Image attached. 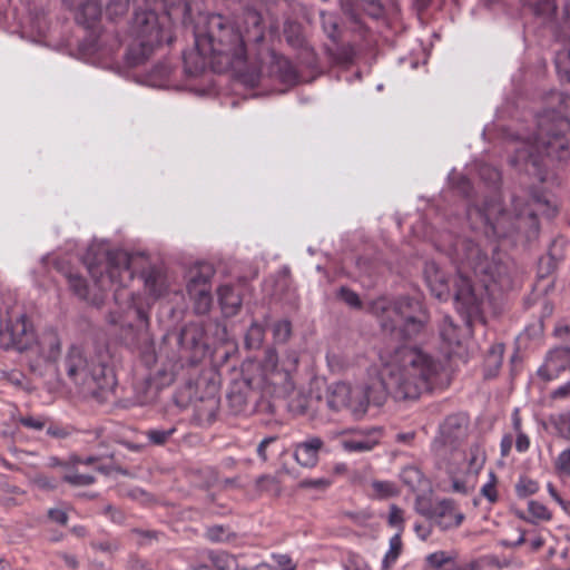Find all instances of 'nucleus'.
<instances>
[{
    "label": "nucleus",
    "mask_w": 570,
    "mask_h": 570,
    "mask_svg": "<svg viewBox=\"0 0 570 570\" xmlns=\"http://www.w3.org/2000/svg\"><path fill=\"white\" fill-rule=\"evenodd\" d=\"M423 273L431 293L439 299H446L450 296L446 273L435 262H426Z\"/></svg>",
    "instance_id": "nucleus-18"
},
{
    "label": "nucleus",
    "mask_w": 570,
    "mask_h": 570,
    "mask_svg": "<svg viewBox=\"0 0 570 570\" xmlns=\"http://www.w3.org/2000/svg\"><path fill=\"white\" fill-rule=\"evenodd\" d=\"M167 13L180 18L184 23L193 22L203 10V0H166Z\"/></svg>",
    "instance_id": "nucleus-20"
},
{
    "label": "nucleus",
    "mask_w": 570,
    "mask_h": 570,
    "mask_svg": "<svg viewBox=\"0 0 570 570\" xmlns=\"http://www.w3.org/2000/svg\"><path fill=\"white\" fill-rule=\"evenodd\" d=\"M256 487L259 491L278 494L281 492V485L276 476L274 475H262L256 480Z\"/></svg>",
    "instance_id": "nucleus-43"
},
{
    "label": "nucleus",
    "mask_w": 570,
    "mask_h": 570,
    "mask_svg": "<svg viewBox=\"0 0 570 570\" xmlns=\"http://www.w3.org/2000/svg\"><path fill=\"white\" fill-rule=\"evenodd\" d=\"M273 335L276 342L286 343L292 335V323L288 320L277 321L273 325Z\"/></svg>",
    "instance_id": "nucleus-44"
},
{
    "label": "nucleus",
    "mask_w": 570,
    "mask_h": 570,
    "mask_svg": "<svg viewBox=\"0 0 570 570\" xmlns=\"http://www.w3.org/2000/svg\"><path fill=\"white\" fill-rule=\"evenodd\" d=\"M455 261L459 264L458 276L454 282V299L456 308L468 316L480 317L482 312V297L475 292L470 272L484 288L495 285L500 291H509L513 286L512 268L508 263L489 261L478 244L471 239H458L454 244Z\"/></svg>",
    "instance_id": "nucleus-5"
},
{
    "label": "nucleus",
    "mask_w": 570,
    "mask_h": 570,
    "mask_svg": "<svg viewBox=\"0 0 570 570\" xmlns=\"http://www.w3.org/2000/svg\"><path fill=\"white\" fill-rule=\"evenodd\" d=\"M38 358L29 362L30 371L38 375L45 376L48 370H55V362L61 353V340L55 330H46L37 340Z\"/></svg>",
    "instance_id": "nucleus-11"
},
{
    "label": "nucleus",
    "mask_w": 570,
    "mask_h": 570,
    "mask_svg": "<svg viewBox=\"0 0 570 570\" xmlns=\"http://www.w3.org/2000/svg\"><path fill=\"white\" fill-rule=\"evenodd\" d=\"M19 423L27 429L40 431L47 426V419L43 416H21Z\"/></svg>",
    "instance_id": "nucleus-54"
},
{
    "label": "nucleus",
    "mask_w": 570,
    "mask_h": 570,
    "mask_svg": "<svg viewBox=\"0 0 570 570\" xmlns=\"http://www.w3.org/2000/svg\"><path fill=\"white\" fill-rule=\"evenodd\" d=\"M83 263L99 287L104 288L109 282L114 289V298L119 307L126 309V318L110 313V324L120 326V338L126 346L146 354L153 358L150 340V313L155 301L168 291L165 273L155 266L141 272L145 288L149 296L127 291L126 281H131L130 256L125 250H109L102 244H92L83 255Z\"/></svg>",
    "instance_id": "nucleus-1"
},
{
    "label": "nucleus",
    "mask_w": 570,
    "mask_h": 570,
    "mask_svg": "<svg viewBox=\"0 0 570 570\" xmlns=\"http://www.w3.org/2000/svg\"><path fill=\"white\" fill-rule=\"evenodd\" d=\"M205 537L212 542H230L236 538L235 533H227L223 525L208 527Z\"/></svg>",
    "instance_id": "nucleus-41"
},
{
    "label": "nucleus",
    "mask_w": 570,
    "mask_h": 570,
    "mask_svg": "<svg viewBox=\"0 0 570 570\" xmlns=\"http://www.w3.org/2000/svg\"><path fill=\"white\" fill-rule=\"evenodd\" d=\"M557 428L562 435L570 438V411L559 415Z\"/></svg>",
    "instance_id": "nucleus-59"
},
{
    "label": "nucleus",
    "mask_w": 570,
    "mask_h": 570,
    "mask_svg": "<svg viewBox=\"0 0 570 570\" xmlns=\"http://www.w3.org/2000/svg\"><path fill=\"white\" fill-rule=\"evenodd\" d=\"M322 28L327 37L336 42L338 40V21L335 14L321 11L320 13Z\"/></svg>",
    "instance_id": "nucleus-32"
},
{
    "label": "nucleus",
    "mask_w": 570,
    "mask_h": 570,
    "mask_svg": "<svg viewBox=\"0 0 570 570\" xmlns=\"http://www.w3.org/2000/svg\"><path fill=\"white\" fill-rule=\"evenodd\" d=\"M171 382V376L165 371H158L157 375L149 374L135 385L137 401L140 404L154 402L159 391Z\"/></svg>",
    "instance_id": "nucleus-16"
},
{
    "label": "nucleus",
    "mask_w": 570,
    "mask_h": 570,
    "mask_svg": "<svg viewBox=\"0 0 570 570\" xmlns=\"http://www.w3.org/2000/svg\"><path fill=\"white\" fill-rule=\"evenodd\" d=\"M386 521L391 528L397 530L396 533L402 534L405 528L404 510L396 504H391Z\"/></svg>",
    "instance_id": "nucleus-39"
},
{
    "label": "nucleus",
    "mask_w": 570,
    "mask_h": 570,
    "mask_svg": "<svg viewBox=\"0 0 570 570\" xmlns=\"http://www.w3.org/2000/svg\"><path fill=\"white\" fill-rule=\"evenodd\" d=\"M67 281L70 289L77 295L79 298L89 301V288L86 279L78 274H69L67 275Z\"/></svg>",
    "instance_id": "nucleus-33"
},
{
    "label": "nucleus",
    "mask_w": 570,
    "mask_h": 570,
    "mask_svg": "<svg viewBox=\"0 0 570 570\" xmlns=\"http://www.w3.org/2000/svg\"><path fill=\"white\" fill-rule=\"evenodd\" d=\"M414 509L428 522H431L441 531L456 529L465 519L456 502L448 498L432 500L431 498L419 495L415 499Z\"/></svg>",
    "instance_id": "nucleus-8"
},
{
    "label": "nucleus",
    "mask_w": 570,
    "mask_h": 570,
    "mask_svg": "<svg viewBox=\"0 0 570 570\" xmlns=\"http://www.w3.org/2000/svg\"><path fill=\"white\" fill-rule=\"evenodd\" d=\"M490 480L481 488V494L491 503H495L499 499L497 491L498 478L493 471L489 473Z\"/></svg>",
    "instance_id": "nucleus-46"
},
{
    "label": "nucleus",
    "mask_w": 570,
    "mask_h": 570,
    "mask_svg": "<svg viewBox=\"0 0 570 570\" xmlns=\"http://www.w3.org/2000/svg\"><path fill=\"white\" fill-rule=\"evenodd\" d=\"M479 175L481 179L494 190L499 188L501 183V173L497 168L490 165H482L480 166Z\"/></svg>",
    "instance_id": "nucleus-38"
},
{
    "label": "nucleus",
    "mask_w": 570,
    "mask_h": 570,
    "mask_svg": "<svg viewBox=\"0 0 570 570\" xmlns=\"http://www.w3.org/2000/svg\"><path fill=\"white\" fill-rule=\"evenodd\" d=\"M190 299L194 302V311L198 315H205L210 311L212 307V292H196V296H191Z\"/></svg>",
    "instance_id": "nucleus-37"
},
{
    "label": "nucleus",
    "mask_w": 570,
    "mask_h": 570,
    "mask_svg": "<svg viewBox=\"0 0 570 570\" xmlns=\"http://www.w3.org/2000/svg\"><path fill=\"white\" fill-rule=\"evenodd\" d=\"M207 558L216 570H229L236 563L235 557L225 551H208Z\"/></svg>",
    "instance_id": "nucleus-30"
},
{
    "label": "nucleus",
    "mask_w": 570,
    "mask_h": 570,
    "mask_svg": "<svg viewBox=\"0 0 570 570\" xmlns=\"http://www.w3.org/2000/svg\"><path fill=\"white\" fill-rule=\"evenodd\" d=\"M195 45L212 55V68L216 72L242 69L247 62V47L261 43L265 38L263 16L254 8H245L237 19L223 14H209L204 28L194 31Z\"/></svg>",
    "instance_id": "nucleus-3"
},
{
    "label": "nucleus",
    "mask_w": 570,
    "mask_h": 570,
    "mask_svg": "<svg viewBox=\"0 0 570 570\" xmlns=\"http://www.w3.org/2000/svg\"><path fill=\"white\" fill-rule=\"evenodd\" d=\"M176 432L175 428L170 429H148L144 432V435L151 445H165L168 440Z\"/></svg>",
    "instance_id": "nucleus-31"
},
{
    "label": "nucleus",
    "mask_w": 570,
    "mask_h": 570,
    "mask_svg": "<svg viewBox=\"0 0 570 570\" xmlns=\"http://www.w3.org/2000/svg\"><path fill=\"white\" fill-rule=\"evenodd\" d=\"M528 510L533 518L548 521L551 519V513L542 503L531 500L528 504Z\"/></svg>",
    "instance_id": "nucleus-53"
},
{
    "label": "nucleus",
    "mask_w": 570,
    "mask_h": 570,
    "mask_svg": "<svg viewBox=\"0 0 570 570\" xmlns=\"http://www.w3.org/2000/svg\"><path fill=\"white\" fill-rule=\"evenodd\" d=\"M460 313L464 315L466 328H460L449 316L443 318L440 326V336L442 341L448 345L449 350L461 345L462 338L465 336L466 332H469V327L471 326L472 322L478 318L472 317L469 322L466 314L463 312Z\"/></svg>",
    "instance_id": "nucleus-21"
},
{
    "label": "nucleus",
    "mask_w": 570,
    "mask_h": 570,
    "mask_svg": "<svg viewBox=\"0 0 570 570\" xmlns=\"http://www.w3.org/2000/svg\"><path fill=\"white\" fill-rule=\"evenodd\" d=\"M284 35L287 42L293 47H301L303 45V37L301 33V26L293 21H287L284 26Z\"/></svg>",
    "instance_id": "nucleus-42"
},
{
    "label": "nucleus",
    "mask_w": 570,
    "mask_h": 570,
    "mask_svg": "<svg viewBox=\"0 0 570 570\" xmlns=\"http://www.w3.org/2000/svg\"><path fill=\"white\" fill-rule=\"evenodd\" d=\"M325 448V442L320 436H307L295 444L294 459L304 468H314L320 460V452Z\"/></svg>",
    "instance_id": "nucleus-17"
},
{
    "label": "nucleus",
    "mask_w": 570,
    "mask_h": 570,
    "mask_svg": "<svg viewBox=\"0 0 570 570\" xmlns=\"http://www.w3.org/2000/svg\"><path fill=\"white\" fill-rule=\"evenodd\" d=\"M264 364L273 371H277L278 368L281 370L279 358L275 350L269 348L266 351Z\"/></svg>",
    "instance_id": "nucleus-60"
},
{
    "label": "nucleus",
    "mask_w": 570,
    "mask_h": 570,
    "mask_svg": "<svg viewBox=\"0 0 570 570\" xmlns=\"http://www.w3.org/2000/svg\"><path fill=\"white\" fill-rule=\"evenodd\" d=\"M47 428V434L55 439H66L71 435L72 429L70 426H63L58 424H49Z\"/></svg>",
    "instance_id": "nucleus-56"
},
{
    "label": "nucleus",
    "mask_w": 570,
    "mask_h": 570,
    "mask_svg": "<svg viewBox=\"0 0 570 570\" xmlns=\"http://www.w3.org/2000/svg\"><path fill=\"white\" fill-rule=\"evenodd\" d=\"M264 341V327L253 323L245 336V344L248 348H258Z\"/></svg>",
    "instance_id": "nucleus-40"
},
{
    "label": "nucleus",
    "mask_w": 570,
    "mask_h": 570,
    "mask_svg": "<svg viewBox=\"0 0 570 570\" xmlns=\"http://www.w3.org/2000/svg\"><path fill=\"white\" fill-rule=\"evenodd\" d=\"M204 336L205 332L202 325L193 322L184 325L177 334L180 357L191 364L197 363L205 353Z\"/></svg>",
    "instance_id": "nucleus-12"
},
{
    "label": "nucleus",
    "mask_w": 570,
    "mask_h": 570,
    "mask_svg": "<svg viewBox=\"0 0 570 570\" xmlns=\"http://www.w3.org/2000/svg\"><path fill=\"white\" fill-rule=\"evenodd\" d=\"M515 493L520 499L528 498L539 490V483L525 475H521L515 483Z\"/></svg>",
    "instance_id": "nucleus-34"
},
{
    "label": "nucleus",
    "mask_w": 570,
    "mask_h": 570,
    "mask_svg": "<svg viewBox=\"0 0 570 570\" xmlns=\"http://www.w3.org/2000/svg\"><path fill=\"white\" fill-rule=\"evenodd\" d=\"M331 484L328 479H304L299 482V487L304 489H318L324 490Z\"/></svg>",
    "instance_id": "nucleus-57"
},
{
    "label": "nucleus",
    "mask_w": 570,
    "mask_h": 570,
    "mask_svg": "<svg viewBox=\"0 0 570 570\" xmlns=\"http://www.w3.org/2000/svg\"><path fill=\"white\" fill-rule=\"evenodd\" d=\"M402 534L400 533H395L391 539H390V549L389 551L386 552L385 557H384V560H383V566L384 568H389L392 563H394L399 556L401 554V551H402Z\"/></svg>",
    "instance_id": "nucleus-36"
},
{
    "label": "nucleus",
    "mask_w": 570,
    "mask_h": 570,
    "mask_svg": "<svg viewBox=\"0 0 570 570\" xmlns=\"http://www.w3.org/2000/svg\"><path fill=\"white\" fill-rule=\"evenodd\" d=\"M101 16V6L97 0H87L81 4L77 14V21L86 28L94 27Z\"/></svg>",
    "instance_id": "nucleus-26"
},
{
    "label": "nucleus",
    "mask_w": 570,
    "mask_h": 570,
    "mask_svg": "<svg viewBox=\"0 0 570 570\" xmlns=\"http://www.w3.org/2000/svg\"><path fill=\"white\" fill-rule=\"evenodd\" d=\"M487 460L485 450L480 443H473L469 448L468 469L469 472L478 474Z\"/></svg>",
    "instance_id": "nucleus-29"
},
{
    "label": "nucleus",
    "mask_w": 570,
    "mask_h": 570,
    "mask_svg": "<svg viewBox=\"0 0 570 570\" xmlns=\"http://www.w3.org/2000/svg\"><path fill=\"white\" fill-rule=\"evenodd\" d=\"M217 294L222 312L226 317H233L238 314L243 298L233 286L223 285L218 288Z\"/></svg>",
    "instance_id": "nucleus-22"
},
{
    "label": "nucleus",
    "mask_w": 570,
    "mask_h": 570,
    "mask_svg": "<svg viewBox=\"0 0 570 570\" xmlns=\"http://www.w3.org/2000/svg\"><path fill=\"white\" fill-rule=\"evenodd\" d=\"M357 9L363 10L367 16L379 19L384 14V8L380 0H343V12L354 22H358Z\"/></svg>",
    "instance_id": "nucleus-19"
},
{
    "label": "nucleus",
    "mask_w": 570,
    "mask_h": 570,
    "mask_svg": "<svg viewBox=\"0 0 570 570\" xmlns=\"http://www.w3.org/2000/svg\"><path fill=\"white\" fill-rule=\"evenodd\" d=\"M469 419L464 414H451L446 416L440 426V436L434 441V448L439 454L446 446L455 449L466 435Z\"/></svg>",
    "instance_id": "nucleus-13"
},
{
    "label": "nucleus",
    "mask_w": 570,
    "mask_h": 570,
    "mask_svg": "<svg viewBox=\"0 0 570 570\" xmlns=\"http://www.w3.org/2000/svg\"><path fill=\"white\" fill-rule=\"evenodd\" d=\"M2 377L8 383H10L11 385H13L18 389H22V390L28 389L29 382H28L26 375L19 370H11L9 372H4Z\"/></svg>",
    "instance_id": "nucleus-48"
},
{
    "label": "nucleus",
    "mask_w": 570,
    "mask_h": 570,
    "mask_svg": "<svg viewBox=\"0 0 570 570\" xmlns=\"http://www.w3.org/2000/svg\"><path fill=\"white\" fill-rule=\"evenodd\" d=\"M62 480L73 487H86L96 482V478L91 474H80L78 472L66 473Z\"/></svg>",
    "instance_id": "nucleus-45"
},
{
    "label": "nucleus",
    "mask_w": 570,
    "mask_h": 570,
    "mask_svg": "<svg viewBox=\"0 0 570 570\" xmlns=\"http://www.w3.org/2000/svg\"><path fill=\"white\" fill-rule=\"evenodd\" d=\"M131 533L138 537L139 544H147L153 540H158L160 532L155 530H144L139 528H135L131 530Z\"/></svg>",
    "instance_id": "nucleus-55"
},
{
    "label": "nucleus",
    "mask_w": 570,
    "mask_h": 570,
    "mask_svg": "<svg viewBox=\"0 0 570 570\" xmlns=\"http://www.w3.org/2000/svg\"><path fill=\"white\" fill-rule=\"evenodd\" d=\"M98 461H99V458L95 456V455L81 458L77 454H72V455H70L68 463L65 465L66 466L69 464L70 465H76V464L94 465V464L98 463Z\"/></svg>",
    "instance_id": "nucleus-61"
},
{
    "label": "nucleus",
    "mask_w": 570,
    "mask_h": 570,
    "mask_svg": "<svg viewBox=\"0 0 570 570\" xmlns=\"http://www.w3.org/2000/svg\"><path fill=\"white\" fill-rule=\"evenodd\" d=\"M128 570H153L149 564L139 559L137 556H131L127 563Z\"/></svg>",
    "instance_id": "nucleus-63"
},
{
    "label": "nucleus",
    "mask_w": 570,
    "mask_h": 570,
    "mask_svg": "<svg viewBox=\"0 0 570 570\" xmlns=\"http://www.w3.org/2000/svg\"><path fill=\"white\" fill-rule=\"evenodd\" d=\"M35 342L32 325L24 314L6 318L0 308V348L16 350L19 352L28 350Z\"/></svg>",
    "instance_id": "nucleus-9"
},
{
    "label": "nucleus",
    "mask_w": 570,
    "mask_h": 570,
    "mask_svg": "<svg viewBox=\"0 0 570 570\" xmlns=\"http://www.w3.org/2000/svg\"><path fill=\"white\" fill-rule=\"evenodd\" d=\"M554 468L559 474L570 476V448L558 455Z\"/></svg>",
    "instance_id": "nucleus-51"
},
{
    "label": "nucleus",
    "mask_w": 570,
    "mask_h": 570,
    "mask_svg": "<svg viewBox=\"0 0 570 570\" xmlns=\"http://www.w3.org/2000/svg\"><path fill=\"white\" fill-rule=\"evenodd\" d=\"M450 561V558L444 551L431 553L426 557V562L433 568H441L443 564Z\"/></svg>",
    "instance_id": "nucleus-58"
},
{
    "label": "nucleus",
    "mask_w": 570,
    "mask_h": 570,
    "mask_svg": "<svg viewBox=\"0 0 570 570\" xmlns=\"http://www.w3.org/2000/svg\"><path fill=\"white\" fill-rule=\"evenodd\" d=\"M553 99L559 102L558 110H544L538 116L534 140L522 139L513 148L510 164L544 179L543 158L564 160L570 156V96L554 92Z\"/></svg>",
    "instance_id": "nucleus-4"
},
{
    "label": "nucleus",
    "mask_w": 570,
    "mask_h": 570,
    "mask_svg": "<svg viewBox=\"0 0 570 570\" xmlns=\"http://www.w3.org/2000/svg\"><path fill=\"white\" fill-rule=\"evenodd\" d=\"M90 546L95 550H99L101 552H108V553L117 551L119 548V546L116 542H111V541H92L90 543Z\"/></svg>",
    "instance_id": "nucleus-62"
},
{
    "label": "nucleus",
    "mask_w": 570,
    "mask_h": 570,
    "mask_svg": "<svg viewBox=\"0 0 570 570\" xmlns=\"http://www.w3.org/2000/svg\"><path fill=\"white\" fill-rule=\"evenodd\" d=\"M249 389L234 385L227 393V402L234 414H245L252 410L248 399Z\"/></svg>",
    "instance_id": "nucleus-23"
},
{
    "label": "nucleus",
    "mask_w": 570,
    "mask_h": 570,
    "mask_svg": "<svg viewBox=\"0 0 570 570\" xmlns=\"http://www.w3.org/2000/svg\"><path fill=\"white\" fill-rule=\"evenodd\" d=\"M382 436V428L355 429L350 432L348 438L341 441V445L346 452H370L380 444Z\"/></svg>",
    "instance_id": "nucleus-15"
},
{
    "label": "nucleus",
    "mask_w": 570,
    "mask_h": 570,
    "mask_svg": "<svg viewBox=\"0 0 570 570\" xmlns=\"http://www.w3.org/2000/svg\"><path fill=\"white\" fill-rule=\"evenodd\" d=\"M338 297L352 308L360 309L363 306L358 294L347 287L342 286L340 288Z\"/></svg>",
    "instance_id": "nucleus-49"
},
{
    "label": "nucleus",
    "mask_w": 570,
    "mask_h": 570,
    "mask_svg": "<svg viewBox=\"0 0 570 570\" xmlns=\"http://www.w3.org/2000/svg\"><path fill=\"white\" fill-rule=\"evenodd\" d=\"M195 47V50L184 53L185 71L189 76H198L202 73L208 63L207 58L212 60L210 53L203 52V50H199L196 45Z\"/></svg>",
    "instance_id": "nucleus-24"
},
{
    "label": "nucleus",
    "mask_w": 570,
    "mask_h": 570,
    "mask_svg": "<svg viewBox=\"0 0 570 570\" xmlns=\"http://www.w3.org/2000/svg\"><path fill=\"white\" fill-rule=\"evenodd\" d=\"M279 363L281 371L285 372L286 374H291L296 370L298 365V354L296 353V351L287 350L279 360Z\"/></svg>",
    "instance_id": "nucleus-47"
},
{
    "label": "nucleus",
    "mask_w": 570,
    "mask_h": 570,
    "mask_svg": "<svg viewBox=\"0 0 570 570\" xmlns=\"http://www.w3.org/2000/svg\"><path fill=\"white\" fill-rule=\"evenodd\" d=\"M452 186L459 194H461L465 198H470L472 196L473 186L465 176L453 177Z\"/></svg>",
    "instance_id": "nucleus-50"
},
{
    "label": "nucleus",
    "mask_w": 570,
    "mask_h": 570,
    "mask_svg": "<svg viewBox=\"0 0 570 570\" xmlns=\"http://www.w3.org/2000/svg\"><path fill=\"white\" fill-rule=\"evenodd\" d=\"M551 399L562 400L570 397V381L551 392Z\"/></svg>",
    "instance_id": "nucleus-64"
},
{
    "label": "nucleus",
    "mask_w": 570,
    "mask_h": 570,
    "mask_svg": "<svg viewBox=\"0 0 570 570\" xmlns=\"http://www.w3.org/2000/svg\"><path fill=\"white\" fill-rule=\"evenodd\" d=\"M214 274L215 269L210 264H198L188 271L186 285H212Z\"/></svg>",
    "instance_id": "nucleus-27"
},
{
    "label": "nucleus",
    "mask_w": 570,
    "mask_h": 570,
    "mask_svg": "<svg viewBox=\"0 0 570 570\" xmlns=\"http://www.w3.org/2000/svg\"><path fill=\"white\" fill-rule=\"evenodd\" d=\"M442 364L417 347L400 346L384 363L381 377L365 385H350L344 410L361 419L372 403L383 405L390 394L396 401L417 400L434 389Z\"/></svg>",
    "instance_id": "nucleus-2"
},
{
    "label": "nucleus",
    "mask_w": 570,
    "mask_h": 570,
    "mask_svg": "<svg viewBox=\"0 0 570 570\" xmlns=\"http://www.w3.org/2000/svg\"><path fill=\"white\" fill-rule=\"evenodd\" d=\"M55 372L60 385H75L92 395L112 390L116 385L111 354L106 346H97L88 352L71 346Z\"/></svg>",
    "instance_id": "nucleus-6"
},
{
    "label": "nucleus",
    "mask_w": 570,
    "mask_h": 570,
    "mask_svg": "<svg viewBox=\"0 0 570 570\" xmlns=\"http://www.w3.org/2000/svg\"><path fill=\"white\" fill-rule=\"evenodd\" d=\"M372 488L380 498H390L396 494L394 484L389 481H374Z\"/></svg>",
    "instance_id": "nucleus-52"
},
{
    "label": "nucleus",
    "mask_w": 570,
    "mask_h": 570,
    "mask_svg": "<svg viewBox=\"0 0 570 570\" xmlns=\"http://www.w3.org/2000/svg\"><path fill=\"white\" fill-rule=\"evenodd\" d=\"M554 61L558 72L570 80V41L557 52Z\"/></svg>",
    "instance_id": "nucleus-35"
},
{
    "label": "nucleus",
    "mask_w": 570,
    "mask_h": 570,
    "mask_svg": "<svg viewBox=\"0 0 570 570\" xmlns=\"http://www.w3.org/2000/svg\"><path fill=\"white\" fill-rule=\"evenodd\" d=\"M350 393V384L337 382L330 386L326 396L327 406L334 411L340 412L346 406L347 395Z\"/></svg>",
    "instance_id": "nucleus-25"
},
{
    "label": "nucleus",
    "mask_w": 570,
    "mask_h": 570,
    "mask_svg": "<svg viewBox=\"0 0 570 570\" xmlns=\"http://www.w3.org/2000/svg\"><path fill=\"white\" fill-rule=\"evenodd\" d=\"M562 331L570 336V323L563 328H559V334ZM568 368L570 370V347H557L548 353L544 363L538 370V375L549 382Z\"/></svg>",
    "instance_id": "nucleus-14"
},
{
    "label": "nucleus",
    "mask_w": 570,
    "mask_h": 570,
    "mask_svg": "<svg viewBox=\"0 0 570 570\" xmlns=\"http://www.w3.org/2000/svg\"><path fill=\"white\" fill-rule=\"evenodd\" d=\"M524 6L529 7L533 14L549 20L557 11L554 0H523Z\"/></svg>",
    "instance_id": "nucleus-28"
},
{
    "label": "nucleus",
    "mask_w": 570,
    "mask_h": 570,
    "mask_svg": "<svg viewBox=\"0 0 570 570\" xmlns=\"http://www.w3.org/2000/svg\"><path fill=\"white\" fill-rule=\"evenodd\" d=\"M141 10L136 12L135 26L142 37V45L147 48L159 46L165 40V30L159 23L158 16L153 8L155 0H134Z\"/></svg>",
    "instance_id": "nucleus-10"
},
{
    "label": "nucleus",
    "mask_w": 570,
    "mask_h": 570,
    "mask_svg": "<svg viewBox=\"0 0 570 570\" xmlns=\"http://www.w3.org/2000/svg\"><path fill=\"white\" fill-rule=\"evenodd\" d=\"M367 312L377 318L383 332L396 340L419 336L429 321L422 304L410 297H379L367 305Z\"/></svg>",
    "instance_id": "nucleus-7"
}]
</instances>
